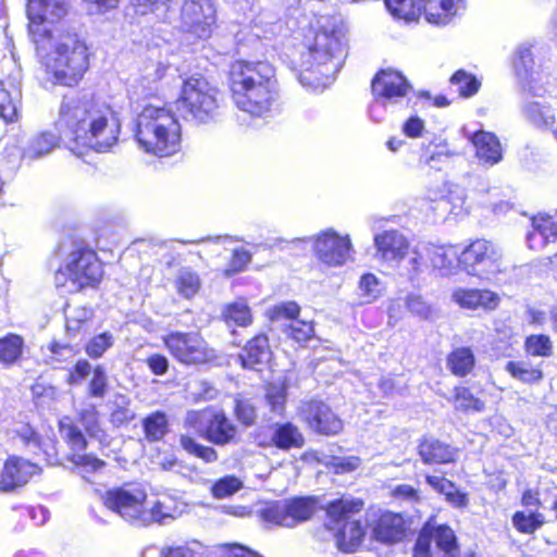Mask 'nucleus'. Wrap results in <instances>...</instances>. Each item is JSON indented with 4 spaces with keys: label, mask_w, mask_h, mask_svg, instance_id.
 <instances>
[{
    "label": "nucleus",
    "mask_w": 557,
    "mask_h": 557,
    "mask_svg": "<svg viewBox=\"0 0 557 557\" xmlns=\"http://www.w3.org/2000/svg\"><path fill=\"white\" fill-rule=\"evenodd\" d=\"M102 274V267L96 252L86 247H76L69 255L64 267L57 271L54 280L58 287L75 293L99 284Z\"/></svg>",
    "instance_id": "8"
},
{
    "label": "nucleus",
    "mask_w": 557,
    "mask_h": 557,
    "mask_svg": "<svg viewBox=\"0 0 557 557\" xmlns=\"http://www.w3.org/2000/svg\"><path fill=\"white\" fill-rule=\"evenodd\" d=\"M250 24L252 35L259 39H270L274 37L280 29L277 14L264 8L257 11Z\"/></svg>",
    "instance_id": "32"
},
{
    "label": "nucleus",
    "mask_w": 557,
    "mask_h": 557,
    "mask_svg": "<svg viewBox=\"0 0 557 557\" xmlns=\"http://www.w3.org/2000/svg\"><path fill=\"white\" fill-rule=\"evenodd\" d=\"M410 89V85L403 74L393 70L379 72L372 81V92L375 98L370 107V116L379 122L381 117L375 115L376 110L386 102H397L404 98Z\"/></svg>",
    "instance_id": "18"
},
{
    "label": "nucleus",
    "mask_w": 557,
    "mask_h": 557,
    "mask_svg": "<svg viewBox=\"0 0 557 557\" xmlns=\"http://www.w3.org/2000/svg\"><path fill=\"white\" fill-rule=\"evenodd\" d=\"M59 424L61 436L66 441L72 450L82 451L86 448L87 441L83 432L70 418H63Z\"/></svg>",
    "instance_id": "40"
},
{
    "label": "nucleus",
    "mask_w": 557,
    "mask_h": 557,
    "mask_svg": "<svg viewBox=\"0 0 557 557\" xmlns=\"http://www.w3.org/2000/svg\"><path fill=\"white\" fill-rule=\"evenodd\" d=\"M531 228L537 230L548 243L557 238V225L550 216H535L532 219Z\"/></svg>",
    "instance_id": "56"
},
{
    "label": "nucleus",
    "mask_w": 557,
    "mask_h": 557,
    "mask_svg": "<svg viewBox=\"0 0 557 557\" xmlns=\"http://www.w3.org/2000/svg\"><path fill=\"white\" fill-rule=\"evenodd\" d=\"M175 0H129V4L138 15L153 14L160 20H168Z\"/></svg>",
    "instance_id": "35"
},
{
    "label": "nucleus",
    "mask_w": 557,
    "mask_h": 557,
    "mask_svg": "<svg viewBox=\"0 0 557 557\" xmlns=\"http://www.w3.org/2000/svg\"><path fill=\"white\" fill-rule=\"evenodd\" d=\"M23 338L15 334H10L0 339V362L4 364L14 363L22 355Z\"/></svg>",
    "instance_id": "41"
},
{
    "label": "nucleus",
    "mask_w": 557,
    "mask_h": 557,
    "mask_svg": "<svg viewBox=\"0 0 557 557\" xmlns=\"http://www.w3.org/2000/svg\"><path fill=\"white\" fill-rule=\"evenodd\" d=\"M419 455L425 463H449L458 457V450L434 437L424 438L419 445Z\"/></svg>",
    "instance_id": "28"
},
{
    "label": "nucleus",
    "mask_w": 557,
    "mask_h": 557,
    "mask_svg": "<svg viewBox=\"0 0 557 557\" xmlns=\"http://www.w3.org/2000/svg\"><path fill=\"white\" fill-rule=\"evenodd\" d=\"M385 5L395 18L407 23L417 21L422 11L416 0H385Z\"/></svg>",
    "instance_id": "37"
},
{
    "label": "nucleus",
    "mask_w": 557,
    "mask_h": 557,
    "mask_svg": "<svg viewBox=\"0 0 557 557\" xmlns=\"http://www.w3.org/2000/svg\"><path fill=\"white\" fill-rule=\"evenodd\" d=\"M109 382L106 369L98 364L94 368L88 383V395L94 398H103L108 393Z\"/></svg>",
    "instance_id": "48"
},
{
    "label": "nucleus",
    "mask_w": 557,
    "mask_h": 557,
    "mask_svg": "<svg viewBox=\"0 0 557 557\" xmlns=\"http://www.w3.org/2000/svg\"><path fill=\"white\" fill-rule=\"evenodd\" d=\"M54 126L69 149L77 154L84 148L109 151L117 143L121 127L109 106L78 95L63 97Z\"/></svg>",
    "instance_id": "1"
},
{
    "label": "nucleus",
    "mask_w": 557,
    "mask_h": 557,
    "mask_svg": "<svg viewBox=\"0 0 557 557\" xmlns=\"http://www.w3.org/2000/svg\"><path fill=\"white\" fill-rule=\"evenodd\" d=\"M223 317L227 325L245 327L252 322V314L249 306L243 301H235L226 306Z\"/></svg>",
    "instance_id": "38"
},
{
    "label": "nucleus",
    "mask_w": 557,
    "mask_h": 557,
    "mask_svg": "<svg viewBox=\"0 0 557 557\" xmlns=\"http://www.w3.org/2000/svg\"><path fill=\"white\" fill-rule=\"evenodd\" d=\"M86 44L77 34L61 35L54 44L53 57L49 65L54 81L63 86H75L89 67Z\"/></svg>",
    "instance_id": "7"
},
{
    "label": "nucleus",
    "mask_w": 557,
    "mask_h": 557,
    "mask_svg": "<svg viewBox=\"0 0 557 557\" xmlns=\"http://www.w3.org/2000/svg\"><path fill=\"white\" fill-rule=\"evenodd\" d=\"M72 461L78 467L84 468L86 471L91 472H98L100 471L104 466L106 462L92 455H81V454H74L72 456Z\"/></svg>",
    "instance_id": "63"
},
{
    "label": "nucleus",
    "mask_w": 557,
    "mask_h": 557,
    "mask_svg": "<svg viewBox=\"0 0 557 557\" xmlns=\"http://www.w3.org/2000/svg\"><path fill=\"white\" fill-rule=\"evenodd\" d=\"M502 250L496 245L476 239L460 252L459 264L468 274L490 280L502 271Z\"/></svg>",
    "instance_id": "13"
},
{
    "label": "nucleus",
    "mask_w": 557,
    "mask_h": 557,
    "mask_svg": "<svg viewBox=\"0 0 557 557\" xmlns=\"http://www.w3.org/2000/svg\"><path fill=\"white\" fill-rule=\"evenodd\" d=\"M360 465L361 460L357 456L332 457L329 467L334 471V473L344 474L357 470Z\"/></svg>",
    "instance_id": "59"
},
{
    "label": "nucleus",
    "mask_w": 557,
    "mask_h": 557,
    "mask_svg": "<svg viewBox=\"0 0 557 557\" xmlns=\"http://www.w3.org/2000/svg\"><path fill=\"white\" fill-rule=\"evenodd\" d=\"M553 86V77H547L543 84H537V78H534L521 89L519 114L525 123L536 129H555V111L548 102L542 100Z\"/></svg>",
    "instance_id": "10"
},
{
    "label": "nucleus",
    "mask_w": 557,
    "mask_h": 557,
    "mask_svg": "<svg viewBox=\"0 0 557 557\" xmlns=\"http://www.w3.org/2000/svg\"><path fill=\"white\" fill-rule=\"evenodd\" d=\"M0 116L8 123L17 120L18 116V99L5 90L0 84Z\"/></svg>",
    "instance_id": "50"
},
{
    "label": "nucleus",
    "mask_w": 557,
    "mask_h": 557,
    "mask_svg": "<svg viewBox=\"0 0 557 557\" xmlns=\"http://www.w3.org/2000/svg\"><path fill=\"white\" fill-rule=\"evenodd\" d=\"M313 325L304 320H293L287 329L288 335L298 343L307 342L313 335Z\"/></svg>",
    "instance_id": "57"
},
{
    "label": "nucleus",
    "mask_w": 557,
    "mask_h": 557,
    "mask_svg": "<svg viewBox=\"0 0 557 557\" xmlns=\"http://www.w3.org/2000/svg\"><path fill=\"white\" fill-rule=\"evenodd\" d=\"M267 401L273 412L281 413L286 401V386L283 384L271 383L267 388Z\"/></svg>",
    "instance_id": "54"
},
{
    "label": "nucleus",
    "mask_w": 557,
    "mask_h": 557,
    "mask_svg": "<svg viewBox=\"0 0 557 557\" xmlns=\"http://www.w3.org/2000/svg\"><path fill=\"white\" fill-rule=\"evenodd\" d=\"M428 259L441 275H449L459 264L460 252L454 246H437L429 244L424 247Z\"/></svg>",
    "instance_id": "29"
},
{
    "label": "nucleus",
    "mask_w": 557,
    "mask_h": 557,
    "mask_svg": "<svg viewBox=\"0 0 557 557\" xmlns=\"http://www.w3.org/2000/svg\"><path fill=\"white\" fill-rule=\"evenodd\" d=\"M113 343L112 334L104 332L88 341L85 345V351L90 358L98 359L112 347Z\"/></svg>",
    "instance_id": "51"
},
{
    "label": "nucleus",
    "mask_w": 557,
    "mask_h": 557,
    "mask_svg": "<svg viewBox=\"0 0 557 557\" xmlns=\"http://www.w3.org/2000/svg\"><path fill=\"white\" fill-rule=\"evenodd\" d=\"M272 442L281 449L299 448L305 438L299 429L290 422L277 424L272 434Z\"/></svg>",
    "instance_id": "33"
},
{
    "label": "nucleus",
    "mask_w": 557,
    "mask_h": 557,
    "mask_svg": "<svg viewBox=\"0 0 557 557\" xmlns=\"http://www.w3.org/2000/svg\"><path fill=\"white\" fill-rule=\"evenodd\" d=\"M94 311L91 308L78 307L66 314V331L70 336H76L81 333L87 334L90 330V321Z\"/></svg>",
    "instance_id": "36"
},
{
    "label": "nucleus",
    "mask_w": 557,
    "mask_h": 557,
    "mask_svg": "<svg viewBox=\"0 0 557 557\" xmlns=\"http://www.w3.org/2000/svg\"><path fill=\"white\" fill-rule=\"evenodd\" d=\"M513 67L517 77L520 83L521 89L524 85L531 83L534 78H537V84L546 82L547 77H552L549 74L544 73L542 70H534L533 53L531 46L521 45L517 48L513 60Z\"/></svg>",
    "instance_id": "24"
},
{
    "label": "nucleus",
    "mask_w": 557,
    "mask_h": 557,
    "mask_svg": "<svg viewBox=\"0 0 557 557\" xmlns=\"http://www.w3.org/2000/svg\"><path fill=\"white\" fill-rule=\"evenodd\" d=\"M453 86L457 88V91L462 97H471L479 91L481 82L472 74L459 70L450 78Z\"/></svg>",
    "instance_id": "45"
},
{
    "label": "nucleus",
    "mask_w": 557,
    "mask_h": 557,
    "mask_svg": "<svg viewBox=\"0 0 557 557\" xmlns=\"http://www.w3.org/2000/svg\"><path fill=\"white\" fill-rule=\"evenodd\" d=\"M298 413L308 428L318 434L334 436L344 430V421L322 400L301 401Z\"/></svg>",
    "instance_id": "17"
},
{
    "label": "nucleus",
    "mask_w": 557,
    "mask_h": 557,
    "mask_svg": "<svg viewBox=\"0 0 557 557\" xmlns=\"http://www.w3.org/2000/svg\"><path fill=\"white\" fill-rule=\"evenodd\" d=\"M407 309L421 319H431L434 310L432 306L420 295L410 294L405 299Z\"/></svg>",
    "instance_id": "52"
},
{
    "label": "nucleus",
    "mask_w": 557,
    "mask_h": 557,
    "mask_svg": "<svg viewBox=\"0 0 557 557\" xmlns=\"http://www.w3.org/2000/svg\"><path fill=\"white\" fill-rule=\"evenodd\" d=\"M146 438L149 442H157L168 433V418L164 412L156 411L144 420Z\"/></svg>",
    "instance_id": "39"
},
{
    "label": "nucleus",
    "mask_w": 557,
    "mask_h": 557,
    "mask_svg": "<svg viewBox=\"0 0 557 557\" xmlns=\"http://www.w3.org/2000/svg\"><path fill=\"white\" fill-rule=\"evenodd\" d=\"M506 370L510 375L523 383H535L542 380L543 373L524 361H509Z\"/></svg>",
    "instance_id": "43"
},
{
    "label": "nucleus",
    "mask_w": 557,
    "mask_h": 557,
    "mask_svg": "<svg viewBox=\"0 0 557 557\" xmlns=\"http://www.w3.org/2000/svg\"><path fill=\"white\" fill-rule=\"evenodd\" d=\"M475 364V357L471 348L459 347L454 349L447 357V367L453 374L466 376Z\"/></svg>",
    "instance_id": "34"
},
{
    "label": "nucleus",
    "mask_w": 557,
    "mask_h": 557,
    "mask_svg": "<svg viewBox=\"0 0 557 557\" xmlns=\"http://www.w3.org/2000/svg\"><path fill=\"white\" fill-rule=\"evenodd\" d=\"M525 349L532 356L547 357L552 354L553 346L547 335H531L525 341Z\"/></svg>",
    "instance_id": "53"
},
{
    "label": "nucleus",
    "mask_w": 557,
    "mask_h": 557,
    "mask_svg": "<svg viewBox=\"0 0 557 557\" xmlns=\"http://www.w3.org/2000/svg\"><path fill=\"white\" fill-rule=\"evenodd\" d=\"M347 32L346 23L337 15H321L310 24L300 64L304 86H325L335 78L346 57Z\"/></svg>",
    "instance_id": "2"
},
{
    "label": "nucleus",
    "mask_w": 557,
    "mask_h": 557,
    "mask_svg": "<svg viewBox=\"0 0 557 557\" xmlns=\"http://www.w3.org/2000/svg\"><path fill=\"white\" fill-rule=\"evenodd\" d=\"M227 557H263L258 552L237 543H226L222 545Z\"/></svg>",
    "instance_id": "64"
},
{
    "label": "nucleus",
    "mask_w": 557,
    "mask_h": 557,
    "mask_svg": "<svg viewBox=\"0 0 557 557\" xmlns=\"http://www.w3.org/2000/svg\"><path fill=\"white\" fill-rule=\"evenodd\" d=\"M469 139L475 148V156L482 163L494 165L503 159L502 145L495 134L479 131Z\"/></svg>",
    "instance_id": "25"
},
{
    "label": "nucleus",
    "mask_w": 557,
    "mask_h": 557,
    "mask_svg": "<svg viewBox=\"0 0 557 557\" xmlns=\"http://www.w3.org/2000/svg\"><path fill=\"white\" fill-rule=\"evenodd\" d=\"M180 443L185 451L206 462H212L218 459V453L213 447L202 445L189 435H181Z\"/></svg>",
    "instance_id": "44"
},
{
    "label": "nucleus",
    "mask_w": 557,
    "mask_h": 557,
    "mask_svg": "<svg viewBox=\"0 0 557 557\" xmlns=\"http://www.w3.org/2000/svg\"><path fill=\"white\" fill-rule=\"evenodd\" d=\"M233 413L245 428L252 426L257 421V408L251 399L236 398Z\"/></svg>",
    "instance_id": "46"
},
{
    "label": "nucleus",
    "mask_w": 557,
    "mask_h": 557,
    "mask_svg": "<svg viewBox=\"0 0 557 557\" xmlns=\"http://www.w3.org/2000/svg\"><path fill=\"white\" fill-rule=\"evenodd\" d=\"M271 356L272 351L268 337L264 334H259L245 345L238 359L244 368L256 369L257 366L268 363Z\"/></svg>",
    "instance_id": "26"
},
{
    "label": "nucleus",
    "mask_w": 557,
    "mask_h": 557,
    "mask_svg": "<svg viewBox=\"0 0 557 557\" xmlns=\"http://www.w3.org/2000/svg\"><path fill=\"white\" fill-rule=\"evenodd\" d=\"M16 440L30 454L46 456L48 463L55 459V447L51 440L44 441L40 435L29 425L22 424L14 430Z\"/></svg>",
    "instance_id": "23"
},
{
    "label": "nucleus",
    "mask_w": 557,
    "mask_h": 557,
    "mask_svg": "<svg viewBox=\"0 0 557 557\" xmlns=\"http://www.w3.org/2000/svg\"><path fill=\"white\" fill-rule=\"evenodd\" d=\"M221 97L219 89L201 75H191L183 81L176 110L184 120L198 124L215 121L219 116Z\"/></svg>",
    "instance_id": "6"
},
{
    "label": "nucleus",
    "mask_w": 557,
    "mask_h": 557,
    "mask_svg": "<svg viewBox=\"0 0 557 557\" xmlns=\"http://www.w3.org/2000/svg\"><path fill=\"white\" fill-rule=\"evenodd\" d=\"M39 473L37 465L21 457H9L1 471L0 487H23Z\"/></svg>",
    "instance_id": "21"
},
{
    "label": "nucleus",
    "mask_w": 557,
    "mask_h": 557,
    "mask_svg": "<svg viewBox=\"0 0 557 557\" xmlns=\"http://www.w3.org/2000/svg\"><path fill=\"white\" fill-rule=\"evenodd\" d=\"M235 106L251 116H267L277 96L275 70L269 62L238 60L230 69Z\"/></svg>",
    "instance_id": "4"
},
{
    "label": "nucleus",
    "mask_w": 557,
    "mask_h": 557,
    "mask_svg": "<svg viewBox=\"0 0 557 557\" xmlns=\"http://www.w3.org/2000/svg\"><path fill=\"white\" fill-rule=\"evenodd\" d=\"M163 342L172 357L183 364H202L216 357L215 350L195 332H171Z\"/></svg>",
    "instance_id": "14"
},
{
    "label": "nucleus",
    "mask_w": 557,
    "mask_h": 557,
    "mask_svg": "<svg viewBox=\"0 0 557 557\" xmlns=\"http://www.w3.org/2000/svg\"><path fill=\"white\" fill-rule=\"evenodd\" d=\"M372 533L383 543L400 542L406 535V521L399 513L382 512L372 525Z\"/></svg>",
    "instance_id": "22"
},
{
    "label": "nucleus",
    "mask_w": 557,
    "mask_h": 557,
    "mask_svg": "<svg viewBox=\"0 0 557 557\" xmlns=\"http://www.w3.org/2000/svg\"><path fill=\"white\" fill-rule=\"evenodd\" d=\"M177 293L184 298L194 297L200 288L198 274L189 269H182L175 280Z\"/></svg>",
    "instance_id": "42"
},
{
    "label": "nucleus",
    "mask_w": 557,
    "mask_h": 557,
    "mask_svg": "<svg viewBox=\"0 0 557 557\" xmlns=\"http://www.w3.org/2000/svg\"><path fill=\"white\" fill-rule=\"evenodd\" d=\"M310 239L314 257L325 267L339 268L354 259L355 250L349 235L327 228Z\"/></svg>",
    "instance_id": "15"
},
{
    "label": "nucleus",
    "mask_w": 557,
    "mask_h": 557,
    "mask_svg": "<svg viewBox=\"0 0 557 557\" xmlns=\"http://www.w3.org/2000/svg\"><path fill=\"white\" fill-rule=\"evenodd\" d=\"M299 311V306L294 301L281 302L270 310V318L273 321L286 319L292 322L293 320H298Z\"/></svg>",
    "instance_id": "58"
},
{
    "label": "nucleus",
    "mask_w": 557,
    "mask_h": 557,
    "mask_svg": "<svg viewBox=\"0 0 557 557\" xmlns=\"http://www.w3.org/2000/svg\"><path fill=\"white\" fill-rule=\"evenodd\" d=\"M166 490L147 495L145 490H106L101 494L104 506L136 527L151 523L168 524L187 508L180 490Z\"/></svg>",
    "instance_id": "3"
},
{
    "label": "nucleus",
    "mask_w": 557,
    "mask_h": 557,
    "mask_svg": "<svg viewBox=\"0 0 557 557\" xmlns=\"http://www.w3.org/2000/svg\"><path fill=\"white\" fill-rule=\"evenodd\" d=\"M135 138L145 152L169 157L181 149V126L166 108L146 106L136 119Z\"/></svg>",
    "instance_id": "5"
},
{
    "label": "nucleus",
    "mask_w": 557,
    "mask_h": 557,
    "mask_svg": "<svg viewBox=\"0 0 557 557\" xmlns=\"http://www.w3.org/2000/svg\"><path fill=\"white\" fill-rule=\"evenodd\" d=\"M455 407L457 410L469 411L473 410L481 412L484 409V403L476 398L469 388L456 387L455 388Z\"/></svg>",
    "instance_id": "47"
},
{
    "label": "nucleus",
    "mask_w": 557,
    "mask_h": 557,
    "mask_svg": "<svg viewBox=\"0 0 557 557\" xmlns=\"http://www.w3.org/2000/svg\"><path fill=\"white\" fill-rule=\"evenodd\" d=\"M183 27L205 39L211 35L215 23V7L213 0H184L182 5Z\"/></svg>",
    "instance_id": "19"
},
{
    "label": "nucleus",
    "mask_w": 557,
    "mask_h": 557,
    "mask_svg": "<svg viewBox=\"0 0 557 557\" xmlns=\"http://www.w3.org/2000/svg\"><path fill=\"white\" fill-rule=\"evenodd\" d=\"M70 10L69 0H27L28 30L38 48L51 39L49 25L61 21Z\"/></svg>",
    "instance_id": "12"
},
{
    "label": "nucleus",
    "mask_w": 557,
    "mask_h": 557,
    "mask_svg": "<svg viewBox=\"0 0 557 557\" xmlns=\"http://www.w3.org/2000/svg\"><path fill=\"white\" fill-rule=\"evenodd\" d=\"M60 136L57 137L51 132H40L29 138L22 152L24 160H37L52 152L58 146Z\"/></svg>",
    "instance_id": "30"
},
{
    "label": "nucleus",
    "mask_w": 557,
    "mask_h": 557,
    "mask_svg": "<svg viewBox=\"0 0 557 557\" xmlns=\"http://www.w3.org/2000/svg\"><path fill=\"white\" fill-rule=\"evenodd\" d=\"M478 288H456L451 294V300L460 308L474 310V299Z\"/></svg>",
    "instance_id": "62"
},
{
    "label": "nucleus",
    "mask_w": 557,
    "mask_h": 557,
    "mask_svg": "<svg viewBox=\"0 0 557 557\" xmlns=\"http://www.w3.org/2000/svg\"><path fill=\"white\" fill-rule=\"evenodd\" d=\"M373 245L375 258L391 268H397L409 251L408 238L393 228L377 232L373 237Z\"/></svg>",
    "instance_id": "20"
},
{
    "label": "nucleus",
    "mask_w": 557,
    "mask_h": 557,
    "mask_svg": "<svg viewBox=\"0 0 557 557\" xmlns=\"http://www.w3.org/2000/svg\"><path fill=\"white\" fill-rule=\"evenodd\" d=\"M512 523L518 531L532 533L543 524V517L532 511H518L512 517Z\"/></svg>",
    "instance_id": "49"
},
{
    "label": "nucleus",
    "mask_w": 557,
    "mask_h": 557,
    "mask_svg": "<svg viewBox=\"0 0 557 557\" xmlns=\"http://www.w3.org/2000/svg\"><path fill=\"white\" fill-rule=\"evenodd\" d=\"M364 503L360 498L343 497L326 506L327 516L334 521L347 520L336 535L337 546L342 552L354 553L364 537V528L358 520H350L351 516L360 512Z\"/></svg>",
    "instance_id": "11"
},
{
    "label": "nucleus",
    "mask_w": 557,
    "mask_h": 557,
    "mask_svg": "<svg viewBox=\"0 0 557 557\" xmlns=\"http://www.w3.org/2000/svg\"><path fill=\"white\" fill-rule=\"evenodd\" d=\"M240 497L249 502L246 504H224L221 506L201 503V506L221 508L224 512L237 517H247L255 513L264 522L284 528H293L294 520L288 517L285 502H255L253 498L247 494Z\"/></svg>",
    "instance_id": "16"
},
{
    "label": "nucleus",
    "mask_w": 557,
    "mask_h": 557,
    "mask_svg": "<svg viewBox=\"0 0 557 557\" xmlns=\"http://www.w3.org/2000/svg\"><path fill=\"white\" fill-rule=\"evenodd\" d=\"M359 289L361 292V296L364 297L367 302H371L376 299L380 295L379 281L376 276L372 273L362 275L359 281Z\"/></svg>",
    "instance_id": "60"
},
{
    "label": "nucleus",
    "mask_w": 557,
    "mask_h": 557,
    "mask_svg": "<svg viewBox=\"0 0 557 557\" xmlns=\"http://www.w3.org/2000/svg\"><path fill=\"white\" fill-rule=\"evenodd\" d=\"M184 424L216 446L236 444L240 437L238 426L223 410H190L185 417Z\"/></svg>",
    "instance_id": "9"
},
{
    "label": "nucleus",
    "mask_w": 557,
    "mask_h": 557,
    "mask_svg": "<svg viewBox=\"0 0 557 557\" xmlns=\"http://www.w3.org/2000/svg\"><path fill=\"white\" fill-rule=\"evenodd\" d=\"M462 0H420L425 20L435 25H447L457 15Z\"/></svg>",
    "instance_id": "27"
},
{
    "label": "nucleus",
    "mask_w": 557,
    "mask_h": 557,
    "mask_svg": "<svg viewBox=\"0 0 557 557\" xmlns=\"http://www.w3.org/2000/svg\"><path fill=\"white\" fill-rule=\"evenodd\" d=\"M500 302V297L497 293L490 289L476 290L474 299V310L493 311Z\"/></svg>",
    "instance_id": "55"
},
{
    "label": "nucleus",
    "mask_w": 557,
    "mask_h": 557,
    "mask_svg": "<svg viewBox=\"0 0 557 557\" xmlns=\"http://www.w3.org/2000/svg\"><path fill=\"white\" fill-rule=\"evenodd\" d=\"M285 503L288 517L294 520L293 528L311 519L315 511L323 507L320 505L319 500L312 496L295 497L285 500Z\"/></svg>",
    "instance_id": "31"
},
{
    "label": "nucleus",
    "mask_w": 557,
    "mask_h": 557,
    "mask_svg": "<svg viewBox=\"0 0 557 557\" xmlns=\"http://www.w3.org/2000/svg\"><path fill=\"white\" fill-rule=\"evenodd\" d=\"M77 414L88 433L94 434L98 430V411L94 404L78 408Z\"/></svg>",
    "instance_id": "61"
}]
</instances>
